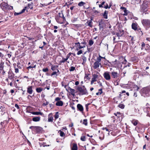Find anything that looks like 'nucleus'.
<instances>
[{"instance_id": "35", "label": "nucleus", "mask_w": 150, "mask_h": 150, "mask_svg": "<svg viewBox=\"0 0 150 150\" xmlns=\"http://www.w3.org/2000/svg\"><path fill=\"white\" fill-rule=\"evenodd\" d=\"M99 25L100 28L101 27L103 28V26L101 25L103 24V23L102 21V20H101V21H99Z\"/></svg>"}, {"instance_id": "4", "label": "nucleus", "mask_w": 150, "mask_h": 150, "mask_svg": "<svg viewBox=\"0 0 150 150\" xmlns=\"http://www.w3.org/2000/svg\"><path fill=\"white\" fill-rule=\"evenodd\" d=\"M111 74L112 78L115 79H117L119 76V74L117 72L114 71L111 72Z\"/></svg>"}, {"instance_id": "60", "label": "nucleus", "mask_w": 150, "mask_h": 150, "mask_svg": "<svg viewBox=\"0 0 150 150\" xmlns=\"http://www.w3.org/2000/svg\"><path fill=\"white\" fill-rule=\"evenodd\" d=\"M134 88H136V90L137 91H138L139 89V88L137 86H135Z\"/></svg>"}, {"instance_id": "27", "label": "nucleus", "mask_w": 150, "mask_h": 150, "mask_svg": "<svg viewBox=\"0 0 150 150\" xmlns=\"http://www.w3.org/2000/svg\"><path fill=\"white\" fill-rule=\"evenodd\" d=\"M92 22L91 21H88L86 23L90 27H92Z\"/></svg>"}, {"instance_id": "18", "label": "nucleus", "mask_w": 150, "mask_h": 150, "mask_svg": "<svg viewBox=\"0 0 150 150\" xmlns=\"http://www.w3.org/2000/svg\"><path fill=\"white\" fill-rule=\"evenodd\" d=\"M71 149L72 150H78V146L77 144L76 143L73 144Z\"/></svg>"}, {"instance_id": "48", "label": "nucleus", "mask_w": 150, "mask_h": 150, "mask_svg": "<svg viewBox=\"0 0 150 150\" xmlns=\"http://www.w3.org/2000/svg\"><path fill=\"white\" fill-rule=\"evenodd\" d=\"M67 60L65 58H63L62 60L60 62L61 63H64Z\"/></svg>"}, {"instance_id": "11", "label": "nucleus", "mask_w": 150, "mask_h": 150, "mask_svg": "<svg viewBox=\"0 0 150 150\" xmlns=\"http://www.w3.org/2000/svg\"><path fill=\"white\" fill-rule=\"evenodd\" d=\"M101 65L100 63L96 62L93 64V68L94 69H96L99 67V65Z\"/></svg>"}, {"instance_id": "49", "label": "nucleus", "mask_w": 150, "mask_h": 150, "mask_svg": "<svg viewBox=\"0 0 150 150\" xmlns=\"http://www.w3.org/2000/svg\"><path fill=\"white\" fill-rule=\"evenodd\" d=\"M90 104V103H88L86 105V110L87 111H88V105Z\"/></svg>"}, {"instance_id": "55", "label": "nucleus", "mask_w": 150, "mask_h": 150, "mask_svg": "<svg viewBox=\"0 0 150 150\" xmlns=\"http://www.w3.org/2000/svg\"><path fill=\"white\" fill-rule=\"evenodd\" d=\"M98 77V75L96 74H94L93 75V78L96 79Z\"/></svg>"}, {"instance_id": "41", "label": "nucleus", "mask_w": 150, "mask_h": 150, "mask_svg": "<svg viewBox=\"0 0 150 150\" xmlns=\"http://www.w3.org/2000/svg\"><path fill=\"white\" fill-rule=\"evenodd\" d=\"M58 112H56L54 115V118L55 119H57L59 117Z\"/></svg>"}, {"instance_id": "7", "label": "nucleus", "mask_w": 150, "mask_h": 150, "mask_svg": "<svg viewBox=\"0 0 150 150\" xmlns=\"http://www.w3.org/2000/svg\"><path fill=\"white\" fill-rule=\"evenodd\" d=\"M149 104H147L146 105V107L144 109V111L145 112H146L147 113V116H149L150 117V113L149 112L150 108L149 107Z\"/></svg>"}, {"instance_id": "13", "label": "nucleus", "mask_w": 150, "mask_h": 150, "mask_svg": "<svg viewBox=\"0 0 150 150\" xmlns=\"http://www.w3.org/2000/svg\"><path fill=\"white\" fill-rule=\"evenodd\" d=\"M34 129L36 130L37 133H39L42 130V128L39 126L34 127Z\"/></svg>"}, {"instance_id": "53", "label": "nucleus", "mask_w": 150, "mask_h": 150, "mask_svg": "<svg viewBox=\"0 0 150 150\" xmlns=\"http://www.w3.org/2000/svg\"><path fill=\"white\" fill-rule=\"evenodd\" d=\"M57 72L56 71H54L51 74V76H52L54 75H56L57 76Z\"/></svg>"}, {"instance_id": "30", "label": "nucleus", "mask_w": 150, "mask_h": 150, "mask_svg": "<svg viewBox=\"0 0 150 150\" xmlns=\"http://www.w3.org/2000/svg\"><path fill=\"white\" fill-rule=\"evenodd\" d=\"M59 132L60 135L61 137H63L65 135V133L61 130L59 131Z\"/></svg>"}, {"instance_id": "34", "label": "nucleus", "mask_w": 150, "mask_h": 150, "mask_svg": "<svg viewBox=\"0 0 150 150\" xmlns=\"http://www.w3.org/2000/svg\"><path fill=\"white\" fill-rule=\"evenodd\" d=\"M83 124L85 125L86 126H87V120L86 119H84L83 120Z\"/></svg>"}, {"instance_id": "43", "label": "nucleus", "mask_w": 150, "mask_h": 150, "mask_svg": "<svg viewBox=\"0 0 150 150\" xmlns=\"http://www.w3.org/2000/svg\"><path fill=\"white\" fill-rule=\"evenodd\" d=\"M42 71L44 72H46L48 71V68H43L42 69Z\"/></svg>"}, {"instance_id": "29", "label": "nucleus", "mask_w": 150, "mask_h": 150, "mask_svg": "<svg viewBox=\"0 0 150 150\" xmlns=\"http://www.w3.org/2000/svg\"><path fill=\"white\" fill-rule=\"evenodd\" d=\"M85 4V3L83 1H81L78 3V5L80 6H82L84 5Z\"/></svg>"}, {"instance_id": "58", "label": "nucleus", "mask_w": 150, "mask_h": 150, "mask_svg": "<svg viewBox=\"0 0 150 150\" xmlns=\"http://www.w3.org/2000/svg\"><path fill=\"white\" fill-rule=\"evenodd\" d=\"M15 106L17 109H19V107L17 104H15Z\"/></svg>"}, {"instance_id": "33", "label": "nucleus", "mask_w": 150, "mask_h": 150, "mask_svg": "<svg viewBox=\"0 0 150 150\" xmlns=\"http://www.w3.org/2000/svg\"><path fill=\"white\" fill-rule=\"evenodd\" d=\"M88 43L90 46H91L93 44L94 42L92 40H89Z\"/></svg>"}, {"instance_id": "42", "label": "nucleus", "mask_w": 150, "mask_h": 150, "mask_svg": "<svg viewBox=\"0 0 150 150\" xmlns=\"http://www.w3.org/2000/svg\"><path fill=\"white\" fill-rule=\"evenodd\" d=\"M75 69V67L72 66L69 69V71H74Z\"/></svg>"}, {"instance_id": "62", "label": "nucleus", "mask_w": 150, "mask_h": 150, "mask_svg": "<svg viewBox=\"0 0 150 150\" xmlns=\"http://www.w3.org/2000/svg\"><path fill=\"white\" fill-rule=\"evenodd\" d=\"M93 13H95L96 14H97L99 13L98 11L96 10H93Z\"/></svg>"}, {"instance_id": "46", "label": "nucleus", "mask_w": 150, "mask_h": 150, "mask_svg": "<svg viewBox=\"0 0 150 150\" xmlns=\"http://www.w3.org/2000/svg\"><path fill=\"white\" fill-rule=\"evenodd\" d=\"M81 45L83 44V46L84 45L85 47L86 45V42H85L84 40H83V41H82L81 42Z\"/></svg>"}, {"instance_id": "19", "label": "nucleus", "mask_w": 150, "mask_h": 150, "mask_svg": "<svg viewBox=\"0 0 150 150\" xmlns=\"http://www.w3.org/2000/svg\"><path fill=\"white\" fill-rule=\"evenodd\" d=\"M63 104V103L62 101H57L56 103V105L58 106H62Z\"/></svg>"}, {"instance_id": "8", "label": "nucleus", "mask_w": 150, "mask_h": 150, "mask_svg": "<svg viewBox=\"0 0 150 150\" xmlns=\"http://www.w3.org/2000/svg\"><path fill=\"white\" fill-rule=\"evenodd\" d=\"M66 90L70 93L72 95L74 96L75 95V90L74 89H72L69 87Z\"/></svg>"}, {"instance_id": "36", "label": "nucleus", "mask_w": 150, "mask_h": 150, "mask_svg": "<svg viewBox=\"0 0 150 150\" xmlns=\"http://www.w3.org/2000/svg\"><path fill=\"white\" fill-rule=\"evenodd\" d=\"M102 59V57L100 56H99V57L98 58L97 60L96 61V62L100 63V62L101 61Z\"/></svg>"}, {"instance_id": "44", "label": "nucleus", "mask_w": 150, "mask_h": 150, "mask_svg": "<svg viewBox=\"0 0 150 150\" xmlns=\"http://www.w3.org/2000/svg\"><path fill=\"white\" fill-rule=\"evenodd\" d=\"M36 67V65H35L34 66H30L27 67V69L28 70L29 69L35 68Z\"/></svg>"}, {"instance_id": "40", "label": "nucleus", "mask_w": 150, "mask_h": 150, "mask_svg": "<svg viewBox=\"0 0 150 150\" xmlns=\"http://www.w3.org/2000/svg\"><path fill=\"white\" fill-rule=\"evenodd\" d=\"M145 49L146 50H150V46L148 45H146L145 46Z\"/></svg>"}, {"instance_id": "17", "label": "nucleus", "mask_w": 150, "mask_h": 150, "mask_svg": "<svg viewBox=\"0 0 150 150\" xmlns=\"http://www.w3.org/2000/svg\"><path fill=\"white\" fill-rule=\"evenodd\" d=\"M40 120V117L39 116L35 117L33 118L32 120L34 122H39Z\"/></svg>"}, {"instance_id": "5", "label": "nucleus", "mask_w": 150, "mask_h": 150, "mask_svg": "<svg viewBox=\"0 0 150 150\" xmlns=\"http://www.w3.org/2000/svg\"><path fill=\"white\" fill-rule=\"evenodd\" d=\"M103 75L104 78L106 80H110L111 77L109 72L106 71L105 72Z\"/></svg>"}, {"instance_id": "21", "label": "nucleus", "mask_w": 150, "mask_h": 150, "mask_svg": "<svg viewBox=\"0 0 150 150\" xmlns=\"http://www.w3.org/2000/svg\"><path fill=\"white\" fill-rule=\"evenodd\" d=\"M4 62L1 61L0 63V70H3L4 67Z\"/></svg>"}, {"instance_id": "6", "label": "nucleus", "mask_w": 150, "mask_h": 150, "mask_svg": "<svg viewBox=\"0 0 150 150\" xmlns=\"http://www.w3.org/2000/svg\"><path fill=\"white\" fill-rule=\"evenodd\" d=\"M0 6L1 8L3 7V9H11L10 8H9V6L7 3L5 2L2 3L0 4Z\"/></svg>"}, {"instance_id": "23", "label": "nucleus", "mask_w": 150, "mask_h": 150, "mask_svg": "<svg viewBox=\"0 0 150 150\" xmlns=\"http://www.w3.org/2000/svg\"><path fill=\"white\" fill-rule=\"evenodd\" d=\"M58 15L60 18H62L64 20H65V18L64 16L63 13L62 11L59 13Z\"/></svg>"}, {"instance_id": "52", "label": "nucleus", "mask_w": 150, "mask_h": 150, "mask_svg": "<svg viewBox=\"0 0 150 150\" xmlns=\"http://www.w3.org/2000/svg\"><path fill=\"white\" fill-rule=\"evenodd\" d=\"M77 18H74L72 20V23H74L75 21H77Z\"/></svg>"}, {"instance_id": "61", "label": "nucleus", "mask_w": 150, "mask_h": 150, "mask_svg": "<svg viewBox=\"0 0 150 150\" xmlns=\"http://www.w3.org/2000/svg\"><path fill=\"white\" fill-rule=\"evenodd\" d=\"M130 37L131 38V41H132V43H134L133 42V41H134V40H133L134 39V37H133L131 36H130Z\"/></svg>"}, {"instance_id": "9", "label": "nucleus", "mask_w": 150, "mask_h": 150, "mask_svg": "<svg viewBox=\"0 0 150 150\" xmlns=\"http://www.w3.org/2000/svg\"><path fill=\"white\" fill-rule=\"evenodd\" d=\"M27 112H28V113H31V114H32L34 115H43V113L42 112H31L30 111H29L28 110H27Z\"/></svg>"}, {"instance_id": "50", "label": "nucleus", "mask_w": 150, "mask_h": 150, "mask_svg": "<svg viewBox=\"0 0 150 150\" xmlns=\"http://www.w3.org/2000/svg\"><path fill=\"white\" fill-rule=\"evenodd\" d=\"M15 72L16 73H17L19 72V70L17 68H16L15 67Z\"/></svg>"}, {"instance_id": "47", "label": "nucleus", "mask_w": 150, "mask_h": 150, "mask_svg": "<svg viewBox=\"0 0 150 150\" xmlns=\"http://www.w3.org/2000/svg\"><path fill=\"white\" fill-rule=\"evenodd\" d=\"M105 3V2L104 1L102 3H101V4H100L99 5V6L100 8H103V5Z\"/></svg>"}, {"instance_id": "64", "label": "nucleus", "mask_w": 150, "mask_h": 150, "mask_svg": "<svg viewBox=\"0 0 150 150\" xmlns=\"http://www.w3.org/2000/svg\"><path fill=\"white\" fill-rule=\"evenodd\" d=\"M91 80L93 81L94 82L96 81H97L96 79L93 78H92L91 79Z\"/></svg>"}, {"instance_id": "2", "label": "nucleus", "mask_w": 150, "mask_h": 150, "mask_svg": "<svg viewBox=\"0 0 150 150\" xmlns=\"http://www.w3.org/2000/svg\"><path fill=\"white\" fill-rule=\"evenodd\" d=\"M141 22L145 28H149L150 27V20L143 19L142 20Z\"/></svg>"}, {"instance_id": "15", "label": "nucleus", "mask_w": 150, "mask_h": 150, "mask_svg": "<svg viewBox=\"0 0 150 150\" xmlns=\"http://www.w3.org/2000/svg\"><path fill=\"white\" fill-rule=\"evenodd\" d=\"M53 120L52 113H50L48 116V122H52Z\"/></svg>"}, {"instance_id": "16", "label": "nucleus", "mask_w": 150, "mask_h": 150, "mask_svg": "<svg viewBox=\"0 0 150 150\" xmlns=\"http://www.w3.org/2000/svg\"><path fill=\"white\" fill-rule=\"evenodd\" d=\"M137 23H133L132 25V29L135 30H137Z\"/></svg>"}, {"instance_id": "37", "label": "nucleus", "mask_w": 150, "mask_h": 150, "mask_svg": "<svg viewBox=\"0 0 150 150\" xmlns=\"http://www.w3.org/2000/svg\"><path fill=\"white\" fill-rule=\"evenodd\" d=\"M103 129L104 130H105V131L108 132V134L109 135V129H108L106 127H105L104 128H103Z\"/></svg>"}, {"instance_id": "25", "label": "nucleus", "mask_w": 150, "mask_h": 150, "mask_svg": "<svg viewBox=\"0 0 150 150\" xmlns=\"http://www.w3.org/2000/svg\"><path fill=\"white\" fill-rule=\"evenodd\" d=\"M122 32L121 31H119L118 33H116V35L118 37V39H119V37L122 36L123 33H122Z\"/></svg>"}, {"instance_id": "31", "label": "nucleus", "mask_w": 150, "mask_h": 150, "mask_svg": "<svg viewBox=\"0 0 150 150\" xmlns=\"http://www.w3.org/2000/svg\"><path fill=\"white\" fill-rule=\"evenodd\" d=\"M120 114L121 113L119 112H117V113H114V115L118 118L120 117Z\"/></svg>"}, {"instance_id": "14", "label": "nucleus", "mask_w": 150, "mask_h": 150, "mask_svg": "<svg viewBox=\"0 0 150 150\" xmlns=\"http://www.w3.org/2000/svg\"><path fill=\"white\" fill-rule=\"evenodd\" d=\"M77 108L81 112L83 111V108L82 105L80 104H79L77 105Z\"/></svg>"}, {"instance_id": "38", "label": "nucleus", "mask_w": 150, "mask_h": 150, "mask_svg": "<svg viewBox=\"0 0 150 150\" xmlns=\"http://www.w3.org/2000/svg\"><path fill=\"white\" fill-rule=\"evenodd\" d=\"M81 140L83 141H85L86 140L85 136H82L81 137Z\"/></svg>"}, {"instance_id": "45", "label": "nucleus", "mask_w": 150, "mask_h": 150, "mask_svg": "<svg viewBox=\"0 0 150 150\" xmlns=\"http://www.w3.org/2000/svg\"><path fill=\"white\" fill-rule=\"evenodd\" d=\"M71 53H69L66 56V58H65L67 60H68V59L69 58V57L70 55H71Z\"/></svg>"}, {"instance_id": "39", "label": "nucleus", "mask_w": 150, "mask_h": 150, "mask_svg": "<svg viewBox=\"0 0 150 150\" xmlns=\"http://www.w3.org/2000/svg\"><path fill=\"white\" fill-rule=\"evenodd\" d=\"M118 106L121 109H123L125 107V105L123 104H120L118 105Z\"/></svg>"}, {"instance_id": "26", "label": "nucleus", "mask_w": 150, "mask_h": 150, "mask_svg": "<svg viewBox=\"0 0 150 150\" xmlns=\"http://www.w3.org/2000/svg\"><path fill=\"white\" fill-rule=\"evenodd\" d=\"M33 3L31 2L28 4V6L30 9H32L33 8Z\"/></svg>"}, {"instance_id": "1", "label": "nucleus", "mask_w": 150, "mask_h": 150, "mask_svg": "<svg viewBox=\"0 0 150 150\" xmlns=\"http://www.w3.org/2000/svg\"><path fill=\"white\" fill-rule=\"evenodd\" d=\"M76 89L79 92V95H83L88 94L86 89L84 86H78L77 87Z\"/></svg>"}, {"instance_id": "54", "label": "nucleus", "mask_w": 150, "mask_h": 150, "mask_svg": "<svg viewBox=\"0 0 150 150\" xmlns=\"http://www.w3.org/2000/svg\"><path fill=\"white\" fill-rule=\"evenodd\" d=\"M82 53V50H80L79 51H78L77 53V54L78 55H80Z\"/></svg>"}, {"instance_id": "10", "label": "nucleus", "mask_w": 150, "mask_h": 150, "mask_svg": "<svg viewBox=\"0 0 150 150\" xmlns=\"http://www.w3.org/2000/svg\"><path fill=\"white\" fill-rule=\"evenodd\" d=\"M75 45H76V47H77L76 49V50H78L79 49H80L82 48L85 47L84 46H81L80 45V43L79 42H78L75 43Z\"/></svg>"}, {"instance_id": "3", "label": "nucleus", "mask_w": 150, "mask_h": 150, "mask_svg": "<svg viewBox=\"0 0 150 150\" xmlns=\"http://www.w3.org/2000/svg\"><path fill=\"white\" fill-rule=\"evenodd\" d=\"M150 90L149 88L146 87L143 88L142 90V94L144 97L148 96H149Z\"/></svg>"}, {"instance_id": "63", "label": "nucleus", "mask_w": 150, "mask_h": 150, "mask_svg": "<svg viewBox=\"0 0 150 150\" xmlns=\"http://www.w3.org/2000/svg\"><path fill=\"white\" fill-rule=\"evenodd\" d=\"M60 99V98H59V97H57L55 98V100L56 101H59V100Z\"/></svg>"}, {"instance_id": "56", "label": "nucleus", "mask_w": 150, "mask_h": 150, "mask_svg": "<svg viewBox=\"0 0 150 150\" xmlns=\"http://www.w3.org/2000/svg\"><path fill=\"white\" fill-rule=\"evenodd\" d=\"M111 5H110L109 7L108 6V4H107L104 7V8L105 9H107L108 8H110Z\"/></svg>"}, {"instance_id": "51", "label": "nucleus", "mask_w": 150, "mask_h": 150, "mask_svg": "<svg viewBox=\"0 0 150 150\" xmlns=\"http://www.w3.org/2000/svg\"><path fill=\"white\" fill-rule=\"evenodd\" d=\"M26 8L27 7H25L21 11V14L24 12L26 10Z\"/></svg>"}, {"instance_id": "22", "label": "nucleus", "mask_w": 150, "mask_h": 150, "mask_svg": "<svg viewBox=\"0 0 150 150\" xmlns=\"http://www.w3.org/2000/svg\"><path fill=\"white\" fill-rule=\"evenodd\" d=\"M58 65H54L53 66L52 65L51 67V69L52 71H54L56 70L58 67Z\"/></svg>"}, {"instance_id": "32", "label": "nucleus", "mask_w": 150, "mask_h": 150, "mask_svg": "<svg viewBox=\"0 0 150 150\" xmlns=\"http://www.w3.org/2000/svg\"><path fill=\"white\" fill-rule=\"evenodd\" d=\"M83 62L82 63V64L83 65L85 63L86 61V58L84 56H83Z\"/></svg>"}, {"instance_id": "20", "label": "nucleus", "mask_w": 150, "mask_h": 150, "mask_svg": "<svg viewBox=\"0 0 150 150\" xmlns=\"http://www.w3.org/2000/svg\"><path fill=\"white\" fill-rule=\"evenodd\" d=\"M131 122L134 126H135L138 124L139 122L138 120H133L131 121Z\"/></svg>"}, {"instance_id": "59", "label": "nucleus", "mask_w": 150, "mask_h": 150, "mask_svg": "<svg viewBox=\"0 0 150 150\" xmlns=\"http://www.w3.org/2000/svg\"><path fill=\"white\" fill-rule=\"evenodd\" d=\"M85 78L86 79H88L89 77H88V75L87 74H85Z\"/></svg>"}, {"instance_id": "28", "label": "nucleus", "mask_w": 150, "mask_h": 150, "mask_svg": "<svg viewBox=\"0 0 150 150\" xmlns=\"http://www.w3.org/2000/svg\"><path fill=\"white\" fill-rule=\"evenodd\" d=\"M36 90L37 92L39 93L41 92L43 90V89L42 88H36Z\"/></svg>"}, {"instance_id": "57", "label": "nucleus", "mask_w": 150, "mask_h": 150, "mask_svg": "<svg viewBox=\"0 0 150 150\" xmlns=\"http://www.w3.org/2000/svg\"><path fill=\"white\" fill-rule=\"evenodd\" d=\"M21 14V12H20L18 13H16V12H15V13H14V15L15 16H17V15H19V14Z\"/></svg>"}, {"instance_id": "12", "label": "nucleus", "mask_w": 150, "mask_h": 150, "mask_svg": "<svg viewBox=\"0 0 150 150\" xmlns=\"http://www.w3.org/2000/svg\"><path fill=\"white\" fill-rule=\"evenodd\" d=\"M32 88L33 87L32 86H29L27 88V92L28 93L30 94L32 93L33 92Z\"/></svg>"}, {"instance_id": "24", "label": "nucleus", "mask_w": 150, "mask_h": 150, "mask_svg": "<svg viewBox=\"0 0 150 150\" xmlns=\"http://www.w3.org/2000/svg\"><path fill=\"white\" fill-rule=\"evenodd\" d=\"M108 13V11H105L103 15L104 18L105 19H107L108 18L107 14Z\"/></svg>"}]
</instances>
